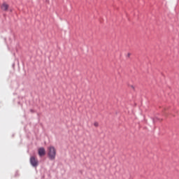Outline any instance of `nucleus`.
I'll return each instance as SVG.
<instances>
[{"mask_svg": "<svg viewBox=\"0 0 179 179\" xmlns=\"http://www.w3.org/2000/svg\"><path fill=\"white\" fill-rule=\"evenodd\" d=\"M57 155V150L54 146H50L48 148V156L50 160H55V156Z\"/></svg>", "mask_w": 179, "mask_h": 179, "instance_id": "f257e3e1", "label": "nucleus"}, {"mask_svg": "<svg viewBox=\"0 0 179 179\" xmlns=\"http://www.w3.org/2000/svg\"><path fill=\"white\" fill-rule=\"evenodd\" d=\"M30 163L32 167H37L38 166V160L34 157H30Z\"/></svg>", "mask_w": 179, "mask_h": 179, "instance_id": "f03ea898", "label": "nucleus"}, {"mask_svg": "<svg viewBox=\"0 0 179 179\" xmlns=\"http://www.w3.org/2000/svg\"><path fill=\"white\" fill-rule=\"evenodd\" d=\"M38 153L40 157H43V156H45V149H44V148H40L38 150Z\"/></svg>", "mask_w": 179, "mask_h": 179, "instance_id": "7ed1b4c3", "label": "nucleus"}, {"mask_svg": "<svg viewBox=\"0 0 179 179\" xmlns=\"http://www.w3.org/2000/svg\"><path fill=\"white\" fill-rule=\"evenodd\" d=\"M2 10H4L6 12L8 9H9V5H8L6 3H3L1 6Z\"/></svg>", "mask_w": 179, "mask_h": 179, "instance_id": "20e7f679", "label": "nucleus"}, {"mask_svg": "<svg viewBox=\"0 0 179 179\" xmlns=\"http://www.w3.org/2000/svg\"><path fill=\"white\" fill-rule=\"evenodd\" d=\"M94 127H99V123L97 122H94Z\"/></svg>", "mask_w": 179, "mask_h": 179, "instance_id": "39448f33", "label": "nucleus"}, {"mask_svg": "<svg viewBox=\"0 0 179 179\" xmlns=\"http://www.w3.org/2000/svg\"><path fill=\"white\" fill-rule=\"evenodd\" d=\"M127 57H131V53H128Z\"/></svg>", "mask_w": 179, "mask_h": 179, "instance_id": "423d86ee", "label": "nucleus"}]
</instances>
